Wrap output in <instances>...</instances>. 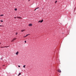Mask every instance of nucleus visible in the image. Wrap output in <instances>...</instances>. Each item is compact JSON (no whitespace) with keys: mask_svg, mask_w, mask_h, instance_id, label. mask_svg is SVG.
Wrapping results in <instances>:
<instances>
[{"mask_svg":"<svg viewBox=\"0 0 76 76\" xmlns=\"http://www.w3.org/2000/svg\"><path fill=\"white\" fill-rule=\"evenodd\" d=\"M43 22V20H39L38 21V23H39V22H40V23H42Z\"/></svg>","mask_w":76,"mask_h":76,"instance_id":"1","label":"nucleus"},{"mask_svg":"<svg viewBox=\"0 0 76 76\" xmlns=\"http://www.w3.org/2000/svg\"><path fill=\"white\" fill-rule=\"evenodd\" d=\"M58 72H59L60 73H61V70L59 69H58Z\"/></svg>","mask_w":76,"mask_h":76,"instance_id":"2","label":"nucleus"},{"mask_svg":"<svg viewBox=\"0 0 76 76\" xmlns=\"http://www.w3.org/2000/svg\"><path fill=\"white\" fill-rule=\"evenodd\" d=\"M19 54V51H18L17 53H15V54L16 55H18V54Z\"/></svg>","mask_w":76,"mask_h":76,"instance_id":"3","label":"nucleus"},{"mask_svg":"<svg viewBox=\"0 0 76 76\" xmlns=\"http://www.w3.org/2000/svg\"><path fill=\"white\" fill-rule=\"evenodd\" d=\"M32 25L31 24H29L28 25V26H32Z\"/></svg>","mask_w":76,"mask_h":76,"instance_id":"4","label":"nucleus"},{"mask_svg":"<svg viewBox=\"0 0 76 76\" xmlns=\"http://www.w3.org/2000/svg\"><path fill=\"white\" fill-rule=\"evenodd\" d=\"M20 75H21V73H20V72L19 73V75H18V76H19Z\"/></svg>","mask_w":76,"mask_h":76,"instance_id":"5","label":"nucleus"},{"mask_svg":"<svg viewBox=\"0 0 76 76\" xmlns=\"http://www.w3.org/2000/svg\"><path fill=\"white\" fill-rule=\"evenodd\" d=\"M37 9H39V7L37 8H36V9H35V10H34V11H35L36 10H37Z\"/></svg>","mask_w":76,"mask_h":76,"instance_id":"6","label":"nucleus"},{"mask_svg":"<svg viewBox=\"0 0 76 76\" xmlns=\"http://www.w3.org/2000/svg\"><path fill=\"white\" fill-rule=\"evenodd\" d=\"M25 31V30H21V32H23V31Z\"/></svg>","mask_w":76,"mask_h":76,"instance_id":"7","label":"nucleus"},{"mask_svg":"<svg viewBox=\"0 0 76 76\" xmlns=\"http://www.w3.org/2000/svg\"><path fill=\"white\" fill-rule=\"evenodd\" d=\"M26 66V65H24L23 66V67L24 68H25V66Z\"/></svg>","mask_w":76,"mask_h":76,"instance_id":"8","label":"nucleus"},{"mask_svg":"<svg viewBox=\"0 0 76 76\" xmlns=\"http://www.w3.org/2000/svg\"><path fill=\"white\" fill-rule=\"evenodd\" d=\"M13 39L15 41V40H16V38H14Z\"/></svg>","mask_w":76,"mask_h":76,"instance_id":"9","label":"nucleus"},{"mask_svg":"<svg viewBox=\"0 0 76 76\" xmlns=\"http://www.w3.org/2000/svg\"><path fill=\"white\" fill-rule=\"evenodd\" d=\"M1 16H4V15H0Z\"/></svg>","mask_w":76,"mask_h":76,"instance_id":"10","label":"nucleus"},{"mask_svg":"<svg viewBox=\"0 0 76 76\" xmlns=\"http://www.w3.org/2000/svg\"><path fill=\"white\" fill-rule=\"evenodd\" d=\"M15 10H17V8H15Z\"/></svg>","mask_w":76,"mask_h":76,"instance_id":"11","label":"nucleus"},{"mask_svg":"<svg viewBox=\"0 0 76 76\" xmlns=\"http://www.w3.org/2000/svg\"><path fill=\"white\" fill-rule=\"evenodd\" d=\"M14 39H13L12 41H11V42H13V41H14Z\"/></svg>","mask_w":76,"mask_h":76,"instance_id":"12","label":"nucleus"},{"mask_svg":"<svg viewBox=\"0 0 76 76\" xmlns=\"http://www.w3.org/2000/svg\"><path fill=\"white\" fill-rule=\"evenodd\" d=\"M57 1H55V3H57Z\"/></svg>","mask_w":76,"mask_h":76,"instance_id":"13","label":"nucleus"},{"mask_svg":"<svg viewBox=\"0 0 76 76\" xmlns=\"http://www.w3.org/2000/svg\"><path fill=\"white\" fill-rule=\"evenodd\" d=\"M30 35V34H27L26 35V37H27V36H28V35Z\"/></svg>","mask_w":76,"mask_h":76,"instance_id":"14","label":"nucleus"},{"mask_svg":"<svg viewBox=\"0 0 76 76\" xmlns=\"http://www.w3.org/2000/svg\"><path fill=\"white\" fill-rule=\"evenodd\" d=\"M1 22H3V21L2 20H1Z\"/></svg>","mask_w":76,"mask_h":76,"instance_id":"15","label":"nucleus"},{"mask_svg":"<svg viewBox=\"0 0 76 76\" xmlns=\"http://www.w3.org/2000/svg\"><path fill=\"white\" fill-rule=\"evenodd\" d=\"M18 32H16V35H18Z\"/></svg>","mask_w":76,"mask_h":76,"instance_id":"16","label":"nucleus"},{"mask_svg":"<svg viewBox=\"0 0 76 76\" xmlns=\"http://www.w3.org/2000/svg\"><path fill=\"white\" fill-rule=\"evenodd\" d=\"M17 18H21L19 17H17Z\"/></svg>","mask_w":76,"mask_h":76,"instance_id":"17","label":"nucleus"},{"mask_svg":"<svg viewBox=\"0 0 76 76\" xmlns=\"http://www.w3.org/2000/svg\"><path fill=\"white\" fill-rule=\"evenodd\" d=\"M14 18H15V19H16V17H14Z\"/></svg>","mask_w":76,"mask_h":76,"instance_id":"18","label":"nucleus"},{"mask_svg":"<svg viewBox=\"0 0 76 76\" xmlns=\"http://www.w3.org/2000/svg\"><path fill=\"white\" fill-rule=\"evenodd\" d=\"M25 43L26 42V41H25Z\"/></svg>","mask_w":76,"mask_h":76,"instance_id":"19","label":"nucleus"},{"mask_svg":"<svg viewBox=\"0 0 76 76\" xmlns=\"http://www.w3.org/2000/svg\"><path fill=\"white\" fill-rule=\"evenodd\" d=\"M18 67H20V66H19V65L18 66Z\"/></svg>","mask_w":76,"mask_h":76,"instance_id":"20","label":"nucleus"},{"mask_svg":"<svg viewBox=\"0 0 76 76\" xmlns=\"http://www.w3.org/2000/svg\"><path fill=\"white\" fill-rule=\"evenodd\" d=\"M31 0H28V1H30Z\"/></svg>","mask_w":76,"mask_h":76,"instance_id":"21","label":"nucleus"},{"mask_svg":"<svg viewBox=\"0 0 76 76\" xmlns=\"http://www.w3.org/2000/svg\"><path fill=\"white\" fill-rule=\"evenodd\" d=\"M24 37H26V36H24Z\"/></svg>","mask_w":76,"mask_h":76,"instance_id":"22","label":"nucleus"},{"mask_svg":"<svg viewBox=\"0 0 76 76\" xmlns=\"http://www.w3.org/2000/svg\"><path fill=\"white\" fill-rule=\"evenodd\" d=\"M0 26H2L0 25Z\"/></svg>","mask_w":76,"mask_h":76,"instance_id":"23","label":"nucleus"},{"mask_svg":"<svg viewBox=\"0 0 76 76\" xmlns=\"http://www.w3.org/2000/svg\"><path fill=\"white\" fill-rule=\"evenodd\" d=\"M5 66V65H4L3 66Z\"/></svg>","mask_w":76,"mask_h":76,"instance_id":"24","label":"nucleus"},{"mask_svg":"<svg viewBox=\"0 0 76 76\" xmlns=\"http://www.w3.org/2000/svg\"><path fill=\"white\" fill-rule=\"evenodd\" d=\"M1 48H4V47H2Z\"/></svg>","mask_w":76,"mask_h":76,"instance_id":"25","label":"nucleus"},{"mask_svg":"<svg viewBox=\"0 0 76 76\" xmlns=\"http://www.w3.org/2000/svg\"><path fill=\"white\" fill-rule=\"evenodd\" d=\"M1 44V43H0V44Z\"/></svg>","mask_w":76,"mask_h":76,"instance_id":"26","label":"nucleus"},{"mask_svg":"<svg viewBox=\"0 0 76 76\" xmlns=\"http://www.w3.org/2000/svg\"><path fill=\"white\" fill-rule=\"evenodd\" d=\"M0 69H1V68H0Z\"/></svg>","mask_w":76,"mask_h":76,"instance_id":"27","label":"nucleus"}]
</instances>
